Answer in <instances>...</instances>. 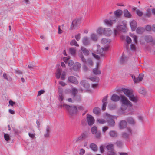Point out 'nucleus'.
<instances>
[{
    "label": "nucleus",
    "instance_id": "1",
    "mask_svg": "<svg viewBox=\"0 0 155 155\" xmlns=\"http://www.w3.org/2000/svg\"><path fill=\"white\" fill-rule=\"evenodd\" d=\"M63 106L68 111L70 114L73 115L77 111V108L76 106H71L66 104H64Z\"/></svg>",
    "mask_w": 155,
    "mask_h": 155
},
{
    "label": "nucleus",
    "instance_id": "2",
    "mask_svg": "<svg viewBox=\"0 0 155 155\" xmlns=\"http://www.w3.org/2000/svg\"><path fill=\"white\" fill-rule=\"evenodd\" d=\"M79 57L80 58L82 62L85 64H87L90 65H92L93 64V62L92 60L90 58H88L87 61L84 57L81 52L79 53L78 54Z\"/></svg>",
    "mask_w": 155,
    "mask_h": 155
},
{
    "label": "nucleus",
    "instance_id": "3",
    "mask_svg": "<svg viewBox=\"0 0 155 155\" xmlns=\"http://www.w3.org/2000/svg\"><path fill=\"white\" fill-rule=\"evenodd\" d=\"M126 131L122 133L121 137L122 138L125 139L128 138L132 134V130L130 127H127Z\"/></svg>",
    "mask_w": 155,
    "mask_h": 155
},
{
    "label": "nucleus",
    "instance_id": "4",
    "mask_svg": "<svg viewBox=\"0 0 155 155\" xmlns=\"http://www.w3.org/2000/svg\"><path fill=\"white\" fill-rule=\"evenodd\" d=\"M81 19L80 18H76L73 20L71 25L70 29L72 30L77 28L78 25L81 23Z\"/></svg>",
    "mask_w": 155,
    "mask_h": 155
},
{
    "label": "nucleus",
    "instance_id": "5",
    "mask_svg": "<svg viewBox=\"0 0 155 155\" xmlns=\"http://www.w3.org/2000/svg\"><path fill=\"white\" fill-rule=\"evenodd\" d=\"M120 101L122 104H128L129 107H132V103L124 96L121 95L120 96Z\"/></svg>",
    "mask_w": 155,
    "mask_h": 155
},
{
    "label": "nucleus",
    "instance_id": "6",
    "mask_svg": "<svg viewBox=\"0 0 155 155\" xmlns=\"http://www.w3.org/2000/svg\"><path fill=\"white\" fill-rule=\"evenodd\" d=\"M106 148L108 151V154L109 155H114L115 154L114 149V146L113 144H110L106 146Z\"/></svg>",
    "mask_w": 155,
    "mask_h": 155
},
{
    "label": "nucleus",
    "instance_id": "7",
    "mask_svg": "<svg viewBox=\"0 0 155 155\" xmlns=\"http://www.w3.org/2000/svg\"><path fill=\"white\" fill-rule=\"evenodd\" d=\"M109 48V46H107L104 48L101 47V48H98L97 50V52L98 54H101V56H104V54L105 52L107 51Z\"/></svg>",
    "mask_w": 155,
    "mask_h": 155
},
{
    "label": "nucleus",
    "instance_id": "8",
    "mask_svg": "<svg viewBox=\"0 0 155 155\" xmlns=\"http://www.w3.org/2000/svg\"><path fill=\"white\" fill-rule=\"evenodd\" d=\"M87 137V134L85 133L82 134L80 136L76 138L75 140L76 143L80 142Z\"/></svg>",
    "mask_w": 155,
    "mask_h": 155
},
{
    "label": "nucleus",
    "instance_id": "9",
    "mask_svg": "<svg viewBox=\"0 0 155 155\" xmlns=\"http://www.w3.org/2000/svg\"><path fill=\"white\" fill-rule=\"evenodd\" d=\"M120 91L123 92L128 97L133 93V91L128 89L122 88Z\"/></svg>",
    "mask_w": 155,
    "mask_h": 155
},
{
    "label": "nucleus",
    "instance_id": "10",
    "mask_svg": "<svg viewBox=\"0 0 155 155\" xmlns=\"http://www.w3.org/2000/svg\"><path fill=\"white\" fill-rule=\"evenodd\" d=\"M87 119L89 125L91 126L92 125L94 122V119L91 115L87 114Z\"/></svg>",
    "mask_w": 155,
    "mask_h": 155
},
{
    "label": "nucleus",
    "instance_id": "11",
    "mask_svg": "<svg viewBox=\"0 0 155 155\" xmlns=\"http://www.w3.org/2000/svg\"><path fill=\"white\" fill-rule=\"evenodd\" d=\"M80 84L86 90H88L90 87V84L86 80H83L81 81Z\"/></svg>",
    "mask_w": 155,
    "mask_h": 155
},
{
    "label": "nucleus",
    "instance_id": "12",
    "mask_svg": "<svg viewBox=\"0 0 155 155\" xmlns=\"http://www.w3.org/2000/svg\"><path fill=\"white\" fill-rule=\"evenodd\" d=\"M117 21V18L114 20H109L106 19L104 21V23L109 26H111L113 24L115 23Z\"/></svg>",
    "mask_w": 155,
    "mask_h": 155
},
{
    "label": "nucleus",
    "instance_id": "13",
    "mask_svg": "<svg viewBox=\"0 0 155 155\" xmlns=\"http://www.w3.org/2000/svg\"><path fill=\"white\" fill-rule=\"evenodd\" d=\"M106 121L109 126L113 127L114 126L115 124L114 120L110 116H109L108 118L107 119Z\"/></svg>",
    "mask_w": 155,
    "mask_h": 155
},
{
    "label": "nucleus",
    "instance_id": "14",
    "mask_svg": "<svg viewBox=\"0 0 155 155\" xmlns=\"http://www.w3.org/2000/svg\"><path fill=\"white\" fill-rule=\"evenodd\" d=\"M50 127L48 126H47L44 132V135L45 137L48 138L50 137Z\"/></svg>",
    "mask_w": 155,
    "mask_h": 155
},
{
    "label": "nucleus",
    "instance_id": "15",
    "mask_svg": "<svg viewBox=\"0 0 155 155\" xmlns=\"http://www.w3.org/2000/svg\"><path fill=\"white\" fill-rule=\"evenodd\" d=\"M91 40L87 36L84 37L82 39V42L84 46L89 45L91 43Z\"/></svg>",
    "mask_w": 155,
    "mask_h": 155
},
{
    "label": "nucleus",
    "instance_id": "16",
    "mask_svg": "<svg viewBox=\"0 0 155 155\" xmlns=\"http://www.w3.org/2000/svg\"><path fill=\"white\" fill-rule=\"evenodd\" d=\"M68 81L72 83L77 84L78 82L76 78L73 76H70L68 78Z\"/></svg>",
    "mask_w": 155,
    "mask_h": 155
},
{
    "label": "nucleus",
    "instance_id": "17",
    "mask_svg": "<svg viewBox=\"0 0 155 155\" xmlns=\"http://www.w3.org/2000/svg\"><path fill=\"white\" fill-rule=\"evenodd\" d=\"M126 24L124 23L123 25H120L117 26V29L123 32H125L126 31L127 28L126 27Z\"/></svg>",
    "mask_w": 155,
    "mask_h": 155
},
{
    "label": "nucleus",
    "instance_id": "18",
    "mask_svg": "<svg viewBox=\"0 0 155 155\" xmlns=\"http://www.w3.org/2000/svg\"><path fill=\"white\" fill-rule=\"evenodd\" d=\"M112 33V31L109 28H104V35L107 36H109Z\"/></svg>",
    "mask_w": 155,
    "mask_h": 155
},
{
    "label": "nucleus",
    "instance_id": "19",
    "mask_svg": "<svg viewBox=\"0 0 155 155\" xmlns=\"http://www.w3.org/2000/svg\"><path fill=\"white\" fill-rule=\"evenodd\" d=\"M81 66V64L80 63L76 62L74 64L72 68L75 71H78Z\"/></svg>",
    "mask_w": 155,
    "mask_h": 155
},
{
    "label": "nucleus",
    "instance_id": "20",
    "mask_svg": "<svg viewBox=\"0 0 155 155\" xmlns=\"http://www.w3.org/2000/svg\"><path fill=\"white\" fill-rule=\"evenodd\" d=\"M127 122L124 120H122L119 124V127L120 129H124L127 127Z\"/></svg>",
    "mask_w": 155,
    "mask_h": 155
},
{
    "label": "nucleus",
    "instance_id": "21",
    "mask_svg": "<svg viewBox=\"0 0 155 155\" xmlns=\"http://www.w3.org/2000/svg\"><path fill=\"white\" fill-rule=\"evenodd\" d=\"M129 98L130 100L135 103H136L138 101V98L137 96H135L133 93L129 96Z\"/></svg>",
    "mask_w": 155,
    "mask_h": 155
},
{
    "label": "nucleus",
    "instance_id": "22",
    "mask_svg": "<svg viewBox=\"0 0 155 155\" xmlns=\"http://www.w3.org/2000/svg\"><path fill=\"white\" fill-rule=\"evenodd\" d=\"M126 120L128 123L133 125L135 124L136 122L135 120L132 117H129L126 119Z\"/></svg>",
    "mask_w": 155,
    "mask_h": 155
},
{
    "label": "nucleus",
    "instance_id": "23",
    "mask_svg": "<svg viewBox=\"0 0 155 155\" xmlns=\"http://www.w3.org/2000/svg\"><path fill=\"white\" fill-rule=\"evenodd\" d=\"M123 11L120 9L117 10L114 12V14L116 18H119L121 16Z\"/></svg>",
    "mask_w": 155,
    "mask_h": 155
},
{
    "label": "nucleus",
    "instance_id": "24",
    "mask_svg": "<svg viewBox=\"0 0 155 155\" xmlns=\"http://www.w3.org/2000/svg\"><path fill=\"white\" fill-rule=\"evenodd\" d=\"M130 27L132 31H134L137 27V23L134 20H132L130 23Z\"/></svg>",
    "mask_w": 155,
    "mask_h": 155
},
{
    "label": "nucleus",
    "instance_id": "25",
    "mask_svg": "<svg viewBox=\"0 0 155 155\" xmlns=\"http://www.w3.org/2000/svg\"><path fill=\"white\" fill-rule=\"evenodd\" d=\"M111 100L113 101L117 102L120 99V97L116 94H114L111 96Z\"/></svg>",
    "mask_w": 155,
    "mask_h": 155
},
{
    "label": "nucleus",
    "instance_id": "26",
    "mask_svg": "<svg viewBox=\"0 0 155 155\" xmlns=\"http://www.w3.org/2000/svg\"><path fill=\"white\" fill-rule=\"evenodd\" d=\"M123 13L124 16L128 18H130L132 17L131 14L127 9H125L124 10Z\"/></svg>",
    "mask_w": 155,
    "mask_h": 155
},
{
    "label": "nucleus",
    "instance_id": "27",
    "mask_svg": "<svg viewBox=\"0 0 155 155\" xmlns=\"http://www.w3.org/2000/svg\"><path fill=\"white\" fill-rule=\"evenodd\" d=\"M81 50L82 52L85 55L88 56L89 55L90 52L87 49L83 47L81 48Z\"/></svg>",
    "mask_w": 155,
    "mask_h": 155
},
{
    "label": "nucleus",
    "instance_id": "28",
    "mask_svg": "<svg viewBox=\"0 0 155 155\" xmlns=\"http://www.w3.org/2000/svg\"><path fill=\"white\" fill-rule=\"evenodd\" d=\"M151 15V9L149 8H147L145 14H144V16L145 17L150 18Z\"/></svg>",
    "mask_w": 155,
    "mask_h": 155
},
{
    "label": "nucleus",
    "instance_id": "29",
    "mask_svg": "<svg viewBox=\"0 0 155 155\" xmlns=\"http://www.w3.org/2000/svg\"><path fill=\"white\" fill-rule=\"evenodd\" d=\"M70 92L73 97H75L76 95L78 93V90L76 88H72L70 90Z\"/></svg>",
    "mask_w": 155,
    "mask_h": 155
},
{
    "label": "nucleus",
    "instance_id": "30",
    "mask_svg": "<svg viewBox=\"0 0 155 155\" xmlns=\"http://www.w3.org/2000/svg\"><path fill=\"white\" fill-rule=\"evenodd\" d=\"M62 71L61 68H59L57 69L56 73V77L57 79H59L60 78Z\"/></svg>",
    "mask_w": 155,
    "mask_h": 155
},
{
    "label": "nucleus",
    "instance_id": "31",
    "mask_svg": "<svg viewBox=\"0 0 155 155\" xmlns=\"http://www.w3.org/2000/svg\"><path fill=\"white\" fill-rule=\"evenodd\" d=\"M89 147L94 151H96L97 150V146L95 143H92L91 144Z\"/></svg>",
    "mask_w": 155,
    "mask_h": 155
},
{
    "label": "nucleus",
    "instance_id": "32",
    "mask_svg": "<svg viewBox=\"0 0 155 155\" xmlns=\"http://www.w3.org/2000/svg\"><path fill=\"white\" fill-rule=\"evenodd\" d=\"M110 41L109 40H108L105 38H102L101 41V44L104 45H108Z\"/></svg>",
    "mask_w": 155,
    "mask_h": 155
},
{
    "label": "nucleus",
    "instance_id": "33",
    "mask_svg": "<svg viewBox=\"0 0 155 155\" xmlns=\"http://www.w3.org/2000/svg\"><path fill=\"white\" fill-rule=\"evenodd\" d=\"M138 91L139 93L145 95L146 94L147 92L145 89L143 87H141L139 89Z\"/></svg>",
    "mask_w": 155,
    "mask_h": 155
},
{
    "label": "nucleus",
    "instance_id": "34",
    "mask_svg": "<svg viewBox=\"0 0 155 155\" xmlns=\"http://www.w3.org/2000/svg\"><path fill=\"white\" fill-rule=\"evenodd\" d=\"M144 29L142 27H138L136 30V32L137 33L139 34H142L144 31Z\"/></svg>",
    "mask_w": 155,
    "mask_h": 155
},
{
    "label": "nucleus",
    "instance_id": "35",
    "mask_svg": "<svg viewBox=\"0 0 155 155\" xmlns=\"http://www.w3.org/2000/svg\"><path fill=\"white\" fill-rule=\"evenodd\" d=\"M126 41L127 43L126 45V48L127 49H128L129 48V44L131 42L132 40L131 39L129 36H127L126 37Z\"/></svg>",
    "mask_w": 155,
    "mask_h": 155
},
{
    "label": "nucleus",
    "instance_id": "36",
    "mask_svg": "<svg viewBox=\"0 0 155 155\" xmlns=\"http://www.w3.org/2000/svg\"><path fill=\"white\" fill-rule=\"evenodd\" d=\"M100 109L98 107H95L93 109V112L95 114L98 115L100 113Z\"/></svg>",
    "mask_w": 155,
    "mask_h": 155
},
{
    "label": "nucleus",
    "instance_id": "37",
    "mask_svg": "<svg viewBox=\"0 0 155 155\" xmlns=\"http://www.w3.org/2000/svg\"><path fill=\"white\" fill-rule=\"evenodd\" d=\"M90 37L91 39L94 41H96L97 40V35L95 34L92 33L91 34Z\"/></svg>",
    "mask_w": 155,
    "mask_h": 155
},
{
    "label": "nucleus",
    "instance_id": "38",
    "mask_svg": "<svg viewBox=\"0 0 155 155\" xmlns=\"http://www.w3.org/2000/svg\"><path fill=\"white\" fill-rule=\"evenodd\" d=\"M109 134L111 137H115L117 136V133L114 131H111L109 133Z\"/></svg>",
    "mask_w": 155,
    "mask_h": 155
},
{
    "label": "nucleus",
    "instance_id": "39",
    "mask_svg": "<svg viewBox=\"0 0 155 155\" xmlns=\"http://www.w3.org/2000/svg\"><path fill=\"white\" fill-rule=\"evenodd\" d=\"M93 72L95 74H100L101 73V71L98 69V68L94 69L93 70Z\"/></svg>",
    "mask_w": 155,
    "mask_h": 155
},
{
    "label": "nucleus",
    "instance_id": "40",
    "mask_svg": "<svg viewBox=\"0 0 155 155\" xmlns=\"http://www.w3.org/2000/svg\"><path fill=\"white\" fill-rule=\"evenodd\" d=\"M3 78L8 81H12V78L10 77H8L7 74L5 73L3 74Z\"/></svg>",
    "mask_w": 155,
    "mask_h": 155
},
{
    "label": "nucleus",
    "instance_id": "41",
    "mask_svg": "<svg viewBox=\"0 0 155 155\" xmlns=\"http://www.w3.org/2000/svg\"><path fill=\"white\" fill-rule=\"evenodd\" d=\"M90 80L93 82H98L99 81V78L97 77H93L89 78Z\"/></svg>",
    "mask_w": 155,
    "mask_h": 155
},
{
    "label": "nucleus",
    "instance_id": "42",
    "mask_svg": "<svg viewBox=\"0 0 155 155\" xmlns=\"http://www.w3.org/2000/svg\"><path fill=\"white\" fill-rule=\"evenodd\" d=\"M71 45H74L76 46H79V45L77 43L76 40L74 39L72 40L70 43Z\"/></svg>",
    "mask_w": 155,
    "mask_h": 155
},
{
    "label": "nucleus",
    "instance_id": "43",
    "mask_svg": "<svg viewBox=\"0 0 155 155\" xmlns=\"http://www.w3.org/2000/svg\"><path fill=\"white\" fill-rule=\"evenodd\" d=\"M128 106H129L128 104H122L121 107V109L122 111L125 110Z\"/></svg>",
    "mask_w": 155,
    "mask_h": 155
},
{
    "label": "nucleus",
    "instance_id": "44",
    "mask_svg": "<svg viewBox=\"0 0 155 155\" xmlns=\"http://www.w3.org/2000/svg\"><path fill=\"white\" fill-rule=\"evenodd\" d=\"M69 52L71 55H74L75 54L76 51L74 48H71L69 49Z\"/></svg>",
    "mask_w": 155,
    "mask_h": 155
},
{
    "label": "nucleus",
    "instance_id": "45",
    "mask_svg": "<svg viewBox=\"0 0 155 155\" xmlns=\"http://www.w3.org/2000/svg\"><path fill=\"white\" fill-rule=\"evenodd\" d=\"M136 12L137 15L139 17H141L143 14V13L139 9L136 10Z\"/></svg>",
    "mask_w": 155,
    "mask_h": 155
},
{
    "label": "nucleus",
    "instance_id": "46",
    "mask_svg": "<svg viewBox=\"0 0 155 155\" xmlns=\"http://www.w3.org/2000/svg\"><path fill=\"white\" fill-rule=\"evenodd\" d=\"M145 39L147 42H151L153 40L152 37L150 36L146 37Z\"/></svg>",
    "mask_w": 155,
    "mask_h": 155
},
{
    "label": "nucleus",
    "instance_id": "47",
    "mask_svg": "<svg viewBox=\"0 0 155 155\" xmlns=\"http://www.w3.org/2000/svg\"><path fill=\"white\" fill-rule=\"evenodd\" d=\"M91 132L93 134H95L97 132V128L96 127H93L91 128Z\"/></svg>",
    "mask_w": 155,
    "mask_h": 155
},
{
    "label": "nucleus",
    "instance_id": "48",
    "mask_svg": "<svg viewBox=\"0 0 155 155\" xmlns=\"http://www.w3.org/2000/svg\"><path fill=\"white\" fill-rule=\"evenodd\" d=\"M104 29H102L101 28H99L97 30V32L99 34H104Z\"/></svg>",
    "mask_w": 155,
    "mask_h": 155
},
{
    "label": "nucleus",
    "instance_id": "49",
    "mask_svg": "<svg viewBox=\"0 0 155 155\" xmlns=\"http://www.w3.org/2000/svg\"><path fill=\"white\" fill-rule=\"evenodd\" d=\"M132 78L133 79V80L134 81V82L135 83H138L140 81H139V79L138 78V77L137 78H136V77L135 76H134L133 75L132 76Z\"/></svg>",
    "mask_w": 155,
    "mask_h": 155
},
{
    "label": "nucleus",
    "instance_id": "50",
    "mask_svg": "<svg viewBox=\"0 0 155 155\" xmlns=\"http://www.w3.org/2000/svg\"><path fill=\"white\" fill-rule=\"evenodd\" d=\"M66 74L65 72L64 71H62L61 72V75L60 76V77L61 79L62 80H64L65 79V76Z\"/></svg>",
    "mask_w": 155,
    "mask_h": 155
},
{
    "label": "nucleus",
    "instance_id": "51",
    "mask_svg": "<svg viewBox=\"0 0 155 155\" xmlns=\"http://www.w3.org/2000/svg\"><path fill=\"white\" fill-rule=\"evenodd\" d=\"M97 121L101 124H102L105 123L106 121L103 119H97Z\"/></svg>",
    "mask_w": 155,
    "mask_h": 155
},
{
    "label": "nucleus",
    "instance_id": "52",
    "mask_svg": "<svg viewBox=\"0 0 155 155\" xmlns=\"http://www.w3.org/2000/svg\"><path fill=\"white\" fill-rule=\"evenodd\" d=\"M4 137L5 140L7 141L9 140L10 139L9 135L8 134H5L4 135Z\"/></svg>",
    "mask_w": 155,
    "mask_h": 155
},
{
    "label": "nucleus",
    "instance_id": "53",
    "mask_svg": "<svg viewBox=\"0 0 155 155\" xmlns=\"http://www.w3.org/2000/svg\"><path fill=\"white\" fill-rule=\"evenodd\" d=\"M116 145L118 147H121L122 146V142L120 141H117L115 143Z\"/></svg>",
    "mask_w": 155,
    "mask_h": 155
},
{
    "label": "nucleus",
    "instance_id": "54",
    "mask_svg": "<svg viewBox=\"0 0 155 155\" xmlns=\"http://www.w3.org/2000/svg\"><path fill=\"white\" fill-rule=\"evenodd\" d=\"M75 38L77 41H79L81 38V34L79 33L77 35H75Z\"/></svg>",
    "mask_w": 155,
    "mask_h": 155
},
{
    "label": "nucleus",
    "instance_id": "55",
    "mask_svg": "<svg viewBox=\"0 0 155 155\" xmlns=\"http://www.w3.org/2000/svg\"><path fill=\"white\" fill-rule=\"evenodd\" d=\"M85 153V150L83 149H81L80 150L79 154L80 155H83Z\"/></svg>",
    "mask_w": 155,
    "mask_h": 155
},
{
    "label": "nucleus",
    "instance_id": "56",
    "mask_svg": "<svg viewBox=\"0 0 155 155\" xmlns=\"http://www.w3.org/2000/svg\"><path fill=\"white\" fill-rule=\"evenodd\" d=\"M145 29L147 31H150L152 29V28L150 25H148L146 26Z\"/></svg>",
    "mask_w": 155,
    "mask_h": 155
},
{
    "label": "nucleus",
    "instance_id": "57",
    "mask_svg": "<svg viewBox=\"0 0 155 155\" xmlns=\"http://www.w3.org/2000/svg\"><path fill=\"white\" fill-rule=\"evenodd\" d=\"M107 103H103L102 110L103 111H104L105 110Z\"/></svg>",
    "mask_w": 155,
    "mask_h": 155
},
{
    "label": "nucleus",
    "instance_id": "58",
    "mask_svg": "<svg viewBox=\"0 0 155 155\" xmlns=\"http://www.w3.org/2000/svg\"><path fill=\"white\" fill-rule=\"evenodd\" d=\"M104 147L103 145H101L100 147V151L101 153H103L104 151Z\"/></svg>",
    "mask_w": 155,
    "mask_h": 155
},
{
    "label": "nucleus",
    "instance_id": "59",
    "mask_svg": "<svg viewBox=\"0 0 155 155\" xmlns=\"http://www.w3.org/2000/svg\"><path fill=\"white\" fill-rule=\"evenodd\" d=\"M58 91L60 94H62L63 92V89L61 87H58Z\"/></svg>",
    "mask_w": 155,
    "mask_h": 155
},
{
    "label": "nucleus",
    "instance_id": "60",
    "mask_svg": "<svg viewBox=\"0 0 155 155\" xmlns=\"http://www.w3.org/2000/svg\"><path fill=\"white\" fill-rule=\"evenodd\" d=\"M68 64L69 66H71L74 64V62L72 60H69L68 62Z\"/></svg>",
    "mask_w": 155,
    "mask_h": 155
},
{
    "label": "nucleus",
    "instance_id": "61",
    "mask_svg": "<svg viewBox=\"0 0 155 155\" xmlns=\"http://www.w3.org/2000/svg\"><path fill=\"white\" fill-rule=\"evenodd\" d=\"M44 92H45L44 90H41L39 91L38 92V94L37 96H38L41 95V94H43Z\"/></svg>",
    "mask_w": 155,
    "mask_h": 155
},
{
    "label": "nucleus",
    "instance_id": "62",
    "mask_svg": "<svg viewBox=\"0 0 155 155\" xmlns=\"http://www.w3.org/2000/svg\"><path fill=\"white\" fill-rule=\"evenodd\" d=\"M143 75L142 74H140L138 76L139 81H142L143 77Z\"/></svg>",
    "mask_w": 155,
    "mask_h": 155
},
{
    "label": "nucleus",
    "instance_id": "63",
    "mask_svg": "<svg viewBox=\"0 0 155 155\" xmlns=\"http://www.w3.org/2000/svg\"><path fill=\"white\" fill-rule=\"evenodd\" d=\"M132 38L134 39V40L135 43L137 42V37L135 35H132Z\"/></svg>",
    "mask_w": 155,
    "mask_h": 155
},
{
    "label": "nucleus",
    "instance_id": "64",
    "mask_svg": "<svg viewBox=\"0 0 155 155\" xmlns=\"http://www.w3.org/2000/svg\"><path fill=\"white\" fill-rule=\"evenodd\" d=\"M9 104L10 105L12 106H13L15 104V102H13L12 100H9Z\"/></svg>",
    "mask_w": 155,
    "mask_h": 155
}]
</instances>
